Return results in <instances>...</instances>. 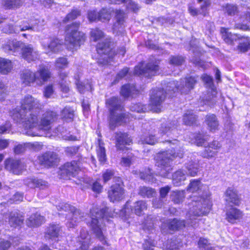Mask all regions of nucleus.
I'll return each instance as SVG.
<instances>
[{
  "label": "nucleus",
  "instance_id": "nucleus-1",
  "mask_svg": "<svg viewBox=\"0 0 250 250\" xmlns=\"http://www.w3.org/2000/svg\"><path fill=\"white\" fill-rule=\"evenodd\" d=\"M21 108L10 111V115L13 120L24 128V133L30 136H47L51 129V124L57 119V114L53 111L43 113L40 121L34 111L41 108L39 101L28 95L21 102Z\"/></svg>",
  "mask_w": 250,
  "mask_h": 250
},
{
  "label": "nucleus",
  "instance_id": "nucleus-2",
  "mask_svg": "<svg viewBox=\"0 0 250 250\" xmlns=\"http://www.w3.org/2000/svg\"><path fill=\"white\" fill-rule=\"evenodd\" d=\"M187 192L192 193L188 202L190 210L187 214V223L176 219L168 220L162 222L163 229L167 228L174 230L189 226L197 227L198 225L196 223H198L199 220L196 217L206 215L209 212L212 204L208 186L202 184L199 180H192L188 187Z\"/></svg>",
  "mask_w": 250,
  "mask_h": 250
},
{
  "label": "nucleus",
  "instance_id": "nucleus-3",
  "mask_svg": "<svg viewBox=\"0 0 250 250\" xmlns=\"http://www.w3.org/2000/svg\"><path fill=\"white\" fill-rule=\"evenodd\" d=\"M171 150L170 153L163 152L156 156V165L160 168L159 175L167 177L171 170V161L173 158L183 156L182 147L179 142L176 140L170 142Z\"/></svg>",
  "mask_w": 250,
  "mask_h": 250
},
{
  "label": "nucleus",
  "instance_id": "nucleus-4",
  "mask_svg": "<svg viewBox=\"0 0 250 250\" xmlns=\"http://www.w3.org/2000/svg\"><path fill=\"white\" fill-rule=\"evenodd\" d=\"M108 208H99L96 207L90 209L89 219H86V223L90 227L94 233L99 240L104 244H107L103 233V228L102 226L103 221L107 219L108 216H116L117 212L110 213Z\"/></svg>",
  "mask_w": 250,
  "mask_h": 250
},
{
  "label": "nucleus",
  "instance_id": "nucleus-5",
  "mask_svg": "<svg viewBox=\"0 0 250 250\" xmlns=\"http://www.w3.org/2000/svg\"><path fill=\"white\" fill-rule=\"evenodd\" d=\"M2 48L4 52L11 51L15 56L21 54L22 58L28 62L35 61L40 57L39 52L32 45L20 41H8L2 45Z\"/></svg>",
  "mask_w": 250,
  "mask_h": 250
},
{
  "label": "nucleus",
  "instance_id": "nucleus-6",
  "mask_svg": "<svg viewBox=\"0 0 250 250\" xmlns=\"http://www.w3.org/2000/svg\"><path fill=\"white\" fill-rule=\"evenodd\" d=\"M91 39L94 42L104 40V42H99L97 45V51L100 57L98 59L99 64H108L112 59V51L110 47L109 39H104L103 32L98 28L92 29L90 32Z\"/></svg>",
  "mask_w": 250,
  "mask_h": 250
},
{
  "label": "nucleus",
  "instance_id": "nucleus-7",
  "mask_svg": "<svg viewBox=\"0 0 250 250\" xmlns=\"http://www.w3.org/2000/svg\"><path fill=\"white\" fill-rule=\"evenodd\" d=\"M106 103L110 110L109 126L111 129L127 122L128 115L124 113L121 101L118 98H111L106 101Z\"/></svg>",
  "mask_w": 250,
  "mask_h": 250
},
{
  "label": "nucleus",
  "instance_id": "nucleus-8",
  "mask_svg": "<svg viewBox=\"0 0 250 250\" xmlns=\"http://www.w3.org/2000/svg\"><path fill=\"white\" fill-rule=\"evenodd\" d=\"M50 73L48 68L43 65H40L36 72H33L30 69H25L21 73V79L22 83L26 85L36 83L41 85L50 78Z\"/></svg>",
  "mask_w": 250,
  "mask_h": 250
},
{
  "label": "nucleus",
  "instance_id": "nucleus-9",
  "mask_svg": "<svg viewBox=\"0 0 250 250\" xmlns=\"http://www.w3.org/2000/svg\"><path fill=\"white\" fill-rule=\"evenodd\" d=\"M79 24L73 23L66 29L65 44L68 49L72 52L76 50L85 40L84 34L78 31Z\"/></svg>",
  "mask_w": 250,
  "mask_h": 250
},
{
  "label": "nucleus",
  "instance_id": "nucleus-10",
  "mask_svg": "<svg viewBox=\"0 0 250 250\" xmlns=\"http://www.w3.org/2000/svg\"><path fill=\"white\" fill-rule=\"evenodd\" d=\"M186 170L180 169L173 175V183L175 186L181 185L186 179V175L191 176L196 175L198 171V165L196 161L191 160L186 166Z\"/></svg>",
  "mask_w": 250,
  "mask_h": 250
},
{
  "label": "nucleus",
  "instance_id": "nucleus-11",
  "mask_svg": "<svg viewBox=\"0 0 250 250\" xmlns=\"http://www.w3.org/2000/svg\"><path fill=\"white\" fill-rule=\"evenodd\" d=\"M221 33L224 41L228 44H231L237 39H240V42L238 46V49L241 52H246L250 47V40L247 37L240 38L237 34H232L229 32V29L221 28Z\"/></svg>",
  "mask_w": 250,
  "mask_h": 250
},
{
  "label": "nucleus",
  "instance_id": "nucleus-12",
  "mask_svg": "<svg viewBox=\"0 0 250 250\" xmlns=\"http://www.w3.org/2000/svg\"><path fill=\"white\" fill-rule=\"evenodd\" d=\"M146 202L143 201H139L135 203L132 208L130 207L129 202H127L124 208L120 210L119 215L125 221H127V224H129V219L131 217L132 212L137 215L142 214L143 211L146 209Z\"/></svg>",
  "mask_w": 250,
  "mask_h": 250
},
{
  "label": "nucleus",
  "instance_id": "nucleus-13",
  "mask_svg": "<svg viewBox=\"0 0 250 250\" xmlns=\"http://www.w3.org/2000/svg\"><path fill=\"white\" fill-rule=\"evenodd\" d=\"M158 64V63L156 61L155 62H151L148 63L144 68L143 64L142 63H140L135 67L134 73L135 75L150 77L158 73L159 66Z\"/></svg>",
  "mask_w": 250,
  "mask_h": 250
},
{
  "label": "nucleus",
  "instance_id": "nucleus-14",
  "mask_svg": "<svg viewBox=\"0 0 250 250\" xmlns=\"http://www.w3.org/2000/svg\"><path fill=\"white\" fill-rule=\"evenodd\" d=\"M118 183L111 186L108 192V196L111 202H119L125 197V191L122 186V182L120 178H117Z\"/></svg>",
  "mask_w": 250,
  "mask_h": 250
},
{
  "label": "nucleus",
  "instance_id": "nucleus-15",
  "mask_svg": "<svg viewBox=\"0 0 250 250\" xmlns=\"http://www.w3.org/2000/svg\"><path fill=\"white\" fill-rule=\"evenodd\" d=\"M41 44L45 53L50 54L57 53L62 49L61 41L57 39L46 38L41 40Z\"/></svg>",
  "mask_w": 250,
  "mask_h": 250
},
{
  "label": "nucleus",
  "instance_id": "nucleus-16",
  "mask_svg": "<svg viewBox=\"0 0 250 250\" xmlns=\"http://www.w3.org/2000/svg\"><path fill=\"white\" fill-rule=\"evenodd\" d=\"M166 97L163 89H153L150 95L151 110L153 112H159L161 111V104Z\"/></svg>",
  "mask_w": 250,
  "mask_h": 250
},
{
  "label": "nucleus",
  "instance_id": "nucleus-17",
  "mask_svg": "<svg viewBox=\"0 0 250 250\" xmlns=\"http://www.w3.org/2000/svg\"><path fill=\"white\" fill-rule=\"evenodd\" d=\"M62 206L63 207H60V206H59L58 207L65 211L69 212L68 214H66V217L68 221L67 223V226L68 228L73 227L75 225L76 222L81 218L79 210L67 204H65Z\"/></svg>",
  "mask_w": 250,
  "mask_h": 250
},
{
  "label": "nucleus",
  "instance_id": "nucleus-18",
  "mask_svg": "<svg viewBox=\"0 0 250 250\" xmlns=\"http://www.w3.org/2000/svg\"><path fill=\"white\" fill-rule=\"evenodd\" d=\"M5 168L15 174H20L24 169L25 166L20 161L7 159L4 161Z\"/></svg>",
  "mask_w": 250,
  "mask_h": 250
},
{
  "label": "nucleus",
  "instance_id": "nucleus-19",
  "mask_svg": "<svg viewBox=\"0 0 250 250\" xmlns=\"http://www.w3.org/2000/svg\"><path fill=\"white\" fill-rule=\"evenodd\" d=\"M115 14L113 31L114 33L118 34L122 33L125 27V14L123 11L116 10Z\"/></svg>",
  "mask_w": 250,
  "mask_h": 250
},
{
  "label": "nucleus",
  "instance_id": "nucleus-20",
  "mask_svg": "<svg viewBox=\"0 0 250 250\" xmlns=\"http://www.w3.org/2000/svg\"><path fill=\"white\" fill-rule=\"evenodd\" d=\"M79 169V167L76 161L67 163L60 168V174L62 177H64L65 175L75 176Z\"/></svg>",
  "mask_w": 250,
  "mask_h": 250
},
{
  "label": "nucleus",
  "instance_id": "nucleus-21",
  "mask_svg": "<svg viewBox=\"0 0 250 250\" xmlns=\"http://www.w3.org/2000/svg\"><path fill=\"white\" fill-rule=\"evenodd\" d=\"M39 163L44 167H50L58 161L57 155L53 152L45 153L38 157Z\"/></svg>",
  "mask_w": 250,
  "mask_h": 250
},
{
  "label": "nucleus",
  "instance_id": "nucleus-22",
  "mask_svg": "<svg viewBox=\"0 0 250 250\" xmlns=\"http://www.w3.org/2000/svg\"><path fill=\"white\" fill-rule=\"evenodd\" d=\"M196 82L197 80L195 79V78L190 77L185 79V86H179V85H177V84H175L174 82H173L172 83H169V85L168 86V87L169 88H171L172 87V85H175V87L174 88H173L172 90L175 92L177 90H179L181 91L182 93H185L188 92L191 89H192Z\"/></svg>",
  "mask_w": 250,
  "mask_h": 250
},
{
  "label": "nucleus",
  "instance_id": "nucleus-23",
  "mask_svg": "<svg viewBox=\"0 0 250 250\" xmlns=\"http://www.w3.org/2000/svg\"><path fill=\"white\" fill-rule=\"evenodd\" d=\"M116 147L118 149L124 150L125 145H129L131 143L132 140L128 137L126 133L121 132L117 133L116 135Z\"/></svg>",
  "mask_w": 250,
  "mask_h": 250
},
{
  "label": "nucleus",
  "instance_id": "nucleus-24",
  "mask_svg": "<svg viewBox=\"0 0 250 250\" xmlns=\"http://www.w3.org/2000/svg\"><path fill=\"white\" fill-rule=\"evenodd\" d=\"M225 200L228 203L238 205L239 203V198L237 191L234 187H229L225 193Z\"/></svg>",
  "mask_w": 250,
  "mask_h": 250
},
{
  "label": "nucleus",
  "instance_id": "nucleus-25",
  "mask_svg": "<svg viewBox=\"0 0 250 250\" xmlns=\"http://www.w3.org/2000/svg\"><path fill=\"white\" fill-rule=\"evenodd\" d=\"M24 184L30 188H39L43 189L48 186L47 183L45 181L33 178H29L25 180Z\"/></svg>",
  "mask_w": 250,
  "mask_h": 250
},
{
  "label": "nucleus",
  "instance_id": "nucleus-26",
  "mask_svg": "<svg viewBox=\"0 0 250 250\" xmlns=\"http://www.w3.org/2000/svg\"><path fill=\"white\" fill-rule=\"evenodd\" d=\"M205 123L210 132H215L219 129L218 121L214 114L208 115L206 116Z\"/></svg>",
  "mask_w": 250,
  "mask_h": 250
},
{
  "label": "nucleus",
  "instance_id": "nucleus-27",
  "mask_svg": "<svg viewBox=\"0 0 250 250\" xmlns=\"http://www.w3.org/2000/svg\"><path fill=\"white\" fill-rule=\"evenodd\" d=\"M61 229L58 225H52L47 229L45 237L54 240H58V237L61 235Z\"/></svg>",
  "mask_w": 250,
  "mask_h": 250
},
{
  "label": "nucleus",
  "instance_id": "nucleus-28",
  "mask_svg": "<svg viewBox=\"0 0 250 250\" xmlns=\"http://www.w3.org/2000/svg\"><path fill=\"white\" fill-rule=\"evenodd\" d=\"M13 68V64L10 60L0 57V73L3 75L8 74Z\"/></svg>",
  "mask_w": 250,
  "mask_h": 250
},
{
  "label": "nucleus",
  "instance_id": "nucleus-29",
  "mask_svg": "<svg viewBox=\"0 0 250 250\" xmlns=\"http://www.w3.org/2000/svg\"><path fill=\"white\" fill-rule=\"evenodd\" d=\"M227 219L231 223H234L237 220L241 218L243 215L242 212L236 208H231L227 212Z\"/></svg>",
  "mask_w": 250,
  "mask_h": 250
},
{
  "label": "nucleus",
  "instance_id": "nucleus-30",
  "mask_svg": "<svg viewBox=\"0 0 250 250\" xmlns=\"http://www.w3.org/2000/svg\"><path fill=\"white\" fill-rule=\"evenodd\" d=\"M199 3L203 2L201 5V12H199L196 9L190 6L188 8V11L191 15L193 16L197 15L199 12L206 15L208 7L210 5V0H198Z\"/></svg>",
  "mask_w": 250,
  "mask_h": 250
},
{
  "label": "nucleus",
  "instance_id": "nucleus-31",
  "mask_svg": "<svg viewBox=\"0 0 250 250\" xmlns=\"http://www.w3.org/2000/svg\"><path fill=\"white\" fill-rule=\"evenodd\" d=\"M44 222V218L39 213L32 215L26 221L29 227H35L41 225Z\"/></svg>",
  "mask_w": 250,
  "mask_h": 250
},
{
  "label": "nucleus",
  "instance_id": "nucleus-32",
  "mask_svg": "<svg viewBox=\"0 0 250 250\" xmlns=\"http://www.w3.org/2000/svg\"><path fill=\"white\" fill-rule=\"evenodd\" d=\"M23 218L17 212L11 213L9 219V222L11 226L16 227L20 226L23 222Z\"/></svg>",
  "mask_w": 250,
  "mask_h": 250
},
{
  "label": "nucleus",
  "instance_id": "nucleus-33",
  "mask_svg": "<svg viewBox=\"0 0 250 250\" xmlns=\"http://www.w3.org/2000/svg\"><path fill=\"white\" fill-rule=\"evenodd\" d=\"M80 233V237L78 239L81 246L79 250H88L89 238H87L88 232L86 230L83 229Z\"/></svg>",
  "mask_w": 250,
  "mask_h": 250
},
{
  "label": "nucleus",
  "instance_id": "nucleus-34",
  "mask_svg": "<svg viewBox=\"0 0 250 250\" xmlns=\"http://www.w3.org/2000/svg\"><path fill=\"white\" fill-rule=\"evenodd\" d=\"M137 90L133 85L125 84L122 87L121 94L123 97L126 98L137 93Z\"/></svg>",
  "mask_w": 250,
  "mask_h": 250
},
{
  "label": "nucleus",
  "instance_id": "nucleus-35",
  "mask_svg": "<svg viewBox=\"0 0 250 250\" xmlns=\"http://www.w3.org/2000/svg\"><path fill=\"white\" fill-rule=\"evenodd\" d=\"M189 142L192 144H195L197 146H206V142L207 139L205 138L202 134H192L189 138Z\"/></svg>",
  "mask_w": 250,
  "mask_h": 250
},
{
  "label": "nucleus",
  "instance_id": "nucleus-36",
  "mask_svg": "<svg viewBox=\"0 0 250 250\" xmlns=\"http://www.w3.org/2000/svg\"><path fill=\"white\" fill-rule=\"evenodd\" d=\"M111 3L120 4L124 2L128 10L136 11L138 9L137 5L131 0H108Z\"/></svg>",
  "mask_w": 250,
  "mask_h": 250
},
{
  "label": "nucleus",
  "instance_id": "nucleus-37",
  "mask_svg": "<svg viewBox=\"0 0 250 250\" xmlns=\"http://www.w3.org/2000/svg\"><path fill=\"white\" fill-rule=\"evenodd\" d=\"M113 11V9L112 8H103L98 13L99 21H108L111 18V13Z\"/></svg>",
  "mask_w": 250,
  "mask_h": 250
},
{
  "label": "nucleus",
  "instance_id": "nucleus-38",
  "mask_svg": "<svg viewBox=\"0 0 250 250\" xmlns=\"http://www.w3.org/2000/svg\"><path fill=\"white\" fill-rule=\"evenodd\" d=\"M173 131H175L174 123H173L172 126L171 123L169 122H167L166 123L162 124L160 129V133L162 136L165 134L167 136H169L171 133Z\"/></svg>",
  "mask_w": 250,
  "mask_h": 250
},
{
  "label": "nucleus",
  "instance_id": "nucleus-39",
  "mask_svg": "<svg viewBox=\"0 0 250 250\" xmlns=\"http://www.w3.org/2000/svg\"><path fill=\"white\" fill-rule=\"evenodd\" d=\"M31 28L29 26L25 25L21 26H16L15 28L13 26L8 25L3 28V32L6 33H19L20 31H24Z\"/></svg>",
  "mask_w": 250,
  "mask_h": 250
},
{
  "label": "nucleus",
  "instance_id": "nucleus-40",
  "mask_svg": "<svg viewBox=\"0 0 250 250\" xmlns=\"http://www.w3.org/2000/svg\"><path fill=\"white\" fill-rule=\"evenodd\" d=\"M185 191H174L170 195V198L175 204H179L183 201L185 197Z\"/></svg>",
  "mask_w": 250,
  "mask_h": 250
},
{
  "label": "nucleus",
  "instance_id": "nucleus-41",
  "mask_svg": "<svg viewBox=\"0 0 250 250\" xmlns=\"http://www.w3.org/2000/svg\"><path fill=\"white\" fill-rule=\"evenodd\" d=\"M139 194L143 197L150 198L155 196L156 194V191L152 188L142 187L139 189Z\"/></svg>",
  "mask_w": 250,
  "mask_h": 250
},
{
  "label": "nucleus",
  "instance_id": "nucleus-42",
  "mask_svg": "<svg viewBox=\"0 0 250 250\" xmlns=\"http://www.w3.org/2000/svg\"><path fill=\"white\" fill-rule=\"evenodd\" d=\"M62 118L66 121H71L74 117V110L70 107H65L62 111Z\"/></svg>",
  "mask_w": 250,
  "mask_h": 250
},
{
  "label": "nucleus",
  "instance_id": "nucleus-43",
  "mask_svg": "<svg viewBox=\"0 0 250 250\" xmlns=\"http://www.w3.org/2000/svg\"><path fill=\"white\" fill-rule=\"evenodd\" d=\"M97 153L99 161L102 163H104L106 160L105 150L103 144L100 141L97 148Z\"/></svg>",
  "mask_w": 250,
  "mask_h": 250
},
{
  "label": "nucleus",
  "instance_id": "nucleus-44",
  "mask_svg": "<svg viewBox=\"0 0 250 250\" xmlns=\"http://www.w3.org/2000/svg\"><path fill=\"white\" fill-rule=\"evenodd\" d=\"M245 18L246 21H248V24L244 23L245 21H243V23L242 24L237 23L235 26V28L239 29L243 31L250 30V9L246 14Z\"/></svg>",
  "mask_w": 250,
  "mask_h": 250
},
{
  "label": "nucleus",
  "instance_id": "nucleus-45",
  "mask_svg": "<svg viewBox=\"0 0 250 250\" xmlns=\"http://www.w3.org/2000/svg\"><path fill=\"white\" fill-rule=\"evenodd\" d=\"M142 143L153 145L157 142V137L154 135L148 133L143 135L141 138Z\"/></svg>",
  "mask_w": 250,
  "mask_h": 250
},
{
  "label": "nucleus",
  "instance_id": "nucleus-46",
  "mask_svg": "<svg viewBox=\"0 0 250 250\" xmlns=\"http://www.w3.org/2000/svg\"><path fill=\"white\" fill-rule=\"evenodd\" d=\"M24 0H5L3 5L5 8L11 9L21 6Z\"/></svg>",
  "mask_w": 250,
  "mask_h": 250
},
{
  "label": "nucleus",
  "instance_id": "nucleus-47",
  "mask_svg": "<svg viewBox=\"0 0 250 250\" xmlns=\"http://www.w3.org/2000/svg\"><path fill=\"white\" fill-rule=\"evenodd\" d=\"M196 117L191 111H188L183 116V122L185 125H190L195 121Z\"/></svg>",
  "mask_w": 250,
  "mask_h": 250
},
{
  "label": "nucleus",
  "instance_id": "nucleus-48",
  "mask_svg": "<svg viewBox=\"0 0 250 250\" xmlns=\"http://www.w3.org/2000/svg\"><path fill=\"white\" fill-rule=\"evenodd\" d=\"M181 246L178 240L168 242L163 247V250H177Z\"/></svg>",
  "mask_w": 250,
  "mask_h": 250
},
{
  "label": "nucleus",
  "instance_id": "nucleus-49",
  "mask_svg": "<svg viewBox=\"0 0 250 250\" xmlns=\"http://www.w3.org/2000/svg\"><path fill=\"white\" fill-rule=\"evenodd\" d=\"M202 79L207 86L211 90L212 92L213 93H216V90L214 88L212 77L207 74H204L202 76Z\"/></svg>",
  "mask_w": 250,
  "mask_h": 250
},
{
  "label": "nucleus",
  "instance_id": "nucleus-50",
  "mask_svg": "<svg viewBox=\"0 0 250 250\" xmlns=\"http://www.w3.org/2000/svg\"><path fill=\"white\" fill-rule=\"evenodd\" d=\"M210 148H211L208 146V147H207L205 151L201 153L202 156L208 159L216 157L218 154L217 151L212 150L210 149Z\"/></svg>",
  "mask_w": 250,
  "mask_h": 250
},
{
  "label": "nucleus",
  "instance_id": "nucleus-51",
  "mask_svg": "<svg viewBox=\"0 0 250 250\" xmlns=\"http://www.w3.org/2000/svg\"><path fill=\"white\" fill-rule=\"evenodd\" d=\"M133 160V155L131 153H127L126 157H123L121 161V165L125 167H129L132 164Z\"/></svg>",
  "mask_w": 250,
  "mask_h": 250
},
{
  "label": "nucleus",
  "instance_id": "nucleus-52",
  "mask_svg": "<svg viewBox=\"0 0 250 250\" xmlns=\"http://www.w3.org/2000/svg\"><path fill=\"white\" fill-rule=\"evenodd\" d=\"M62 129L63 128L62 127H59L57 128V130L58 132L56 133V135H59V134H60V135L63 138V139L65 140L75 141L77 140V137L76 136L70 134H65L63 131L62 130Z\"/></svg>",
  "mask_w": 250,
  "mask_h": 250
},
{
  "label": "nucleus",
  "instance_id": "nucleus-53",
  "mask_svg": "<svg viewBox=\"0 0 250 250\" xmlns=\"http://www.w3.org/2000/svg\"><path fill=\"white\" fill-rule=\"evenodd\" d=\"M66 77V74L64 73H61L60 74V78L62 79V81L60 82L61 91L64 94H67L69 91V88L67 84H65L63 83L65 78Z\"/></svg>",
  "mask_w": 250,
  "mask_h": 250
},
{
  "label": "nucleus",
  "instance_id": "nucleus-54",
  "mask_svg": "<svg viewBox=\"0 0 250 250\" xmlns=\"http://www.w3.org/2000/svg\"><path fill=\"white\" fill-rule=\"evenodd\" d=\"M80 15V12L77 9L73 10L69 14H68L64 20V22L71 21L76 19Z\"/></svg>",
  "mask_w": 250,
  "mask_h": 250
},
{
  "label": "nucleus",
  "instance_id": "nucleus-55",
  "mask_svg": "<svg viewBox=\"0 0 250 250\" xmlns=\"http://www.w3.org/2000/svg\"><path fill=\"white\" fill-rule=\"evenodd\" d=\"M67 59L63 57L58 58L56 61V66L58 68H65L67 66Z\"/></svg>",
  "mask_w": 250,
  "mask_h": 250
},
{
  "label": "nucleus",
  "instance_id": "nucleus-56",
  "mask_svg": "<svg viewBox=\"0 0 250 250\" xmlns=\"http://www.w3.org/2000/svg\"><path fill=\"white\" fill-rule=\"evenodd\" d=\"M76 84L78 91L81 93H83L85 90L91 89V85L89 84H87L86 85L83 84L82 82H81L79 81L76 82Z\"/></svg>",
  "mask_w": 250,
  "mask_h": 250
},
{
  "label": "nucleus",
  "instance_id": "nucleus-57",
  "mask_svg": "<svg viewBox=\"0 0 250 250\" xmlns=\"http://www.w3.org/2000/svg\"><path fill=\"white\" fill-rule=\"evenodd\" d=\"M131 110L137 112H145L147 111V108L146 105L138 104L132 106Z\"/></svg>",
  "mask_w": 250,
  "mask_h": 250
},
{
  "label": "nucleus",
  "instance_id": "nucleus-58",
  "mask_svg": "<svg viewBox=\"0 0 250 250\" xmlns=\"http://www.w3.org/2000/svg\"><path fill=\"white\" fill-rule=\"evenodd\" d=\"M198 245L200 248H204L205 250H214V249L208 245V240L205 238H201L200 239Z\"/></svg>",
  "mask_w": 250,
  "mask_h": 250
},
{
  "label": "nucleus",
  "instance_id": "nucleus-59",
  "mask_svg": "<svg viewBox=\"0 0 250 250\" xmlns=\"http://www.w3.org/2000/svg\"><path fill=\"white\" fill-rule=\"evenodd\" d=\"M184 60L181 56H173L170 58V63L174 65H179L182 64Z\"/></svg>",
  "mask_w": 250,
  "mask_h": 250
},
{
  "label": "nucleus",
  "instance_id": "nucleus-60",
  "mask_svg": "<svg viewBox=\"0 0 250 250\" xmlns=\"http://www.w3.org/2000/svg\"><path fill=\"white\" fill-rule=\"evenodd\" d=\"M26 148H29L33 149L35 151H38L41 149L42 146L38 142L34 143H28L25 144Z\"/></svg>",
  "mask_w": 250,
  "mask_h": 250
},
{
  "label": "nucleus",
  "instance_id": "nucleus-61",
  "mask_svg": "<svg viewBox=\"0 0 250 250\" xmlns=\"http://www.w3.org/2000/svg\"><path fill=\"white\" fill-rule=\"evenodd\" d=\"M224 10L227 12L229 15H231L235 14L237 11V7L233 5L227 4L224 7Z\"/></svg>",
  "mask_w": 250,
  "mask_h": 250
},
{
  "label": "nucleus",
  "instance_id": "nucleus-62",
  "mask_svg": "<svg viewBox=\"0 0 250 250\" xmlns=\"http://www.w3.org/2000/svg\"><path fill=\"white\" fill-rule=\"evenodd\" d=\"M7 94V90L5 85L0 82V101L3 100Z\"/></svg>",
  "mask_w": 250,
  "mask_h": 250
},
{
  "label": "nucleus",
  "instance_id": "nucleus-63",
  "mask_svg": "<svg viewBox=\"0 0 250 250\" xmlns=\"http://www.w3.org/2000/svg\"><path fill=\"white\" fill-rule=\"evenodd\" d=\"M155 243L152 240H147L143 244V247L144 250H153V247L155 246Z\"/></svg>",
  "mask_w": 250,
  "mask_h": 250
},
{
  "label": "nucleus",
  "instance_id": "nucleus-64",
  "mask_svg": "<svg viewBox=\"0 0 250 250\" xmlns=\"http://www.w3.org/2000/svg\"><path fill=\"white\" fill-rule=\"evenodd\" d=\"M114 172L112 170H106L103 175V179L104 182L109 181L114 175Z\"/></svg>",
  "mask_w": 250,
  "mask_h": 250
}]
</instances>
